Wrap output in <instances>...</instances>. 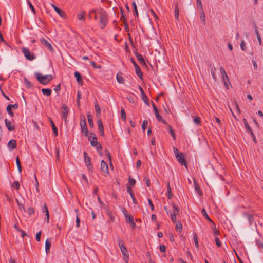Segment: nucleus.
I'll return each instance as SVG.
<instances>
[{
    "label": "nucleus",
    "instance_id": "f257e3e1",
    "mask_svg": "<svg viewBox=\"0 0 263 263\" xmlns=\"http://www.w3.org/2000/svg\"><path fill=\"white\" fill-rule=\"evenodd\" d=\"M93 14L95 20L99 19V25L101 29H103L108 23L107 15L105 11L102 8L92 9L89 13V17H91Z\"/></svg>",
    "mask_w": 263,
    "mask_h": 263
},
{
    "label": "nucleus",
    "instance_id": "f03ea898",
    "mask_svg": "<svg viewBox=\"0 0 263 263\" xmlns=\"http://www.w3.org/2000/svg\"><path fill=\"white\" fill-rule=\"evenodd\" d=\"M35 76L39 82L43 85L48 84L52 79L51 75L43 76L40 73H36Z\"/></svg>",
    "mask_w": 263,
    "mask_h": 263
},
{
    "label": "nucleus",
    "instance_id": "7ed1b4c3",
    "mask_svg": "<svg viewBox=\"0 0 263 263\" xmlns=\"http://www.w3.org/2000/svg\"><path fill=\"white\" fill-rule=\"evenodd\" d=\"M118 245L123 256L124 260L126 263H128L129 259V254L127 249L123 244V241L121 239H118Z\"/></svg>",
    "mask_w": 263,
    "mask_h": 263
},
{
    "label": "nucleus",
    "instance_id": "20e7f679",
    "mask_svg": "<svg viewBox=\"0 0 263 263\" xmlns=\"http://www.w3.org/2000/svg\"><path fill=\"white\" fill-rule=\"evenodd\" d=\"M220 70L221 74L222 79L226 87L229 89V85L230 84V82L228 78V76L226 72L224 69L222 67H220Z\"/></svg>",
    "mask_w": 263,
    "mask_h": 263
},
{
    "label": "nucleus",
    "instance_id": "39448f33",
    "mask_svg": "<svg viewBox=\"0 0 263 263\" xmlns=\"http://www.w3.org/2000/svg\"><path fill=\"white\" fill-rule=\"evenodd\" d=\"M22 51L25 57L29 61L33 60L36 58L35 55L34 54H32L27 48L24 47H22Z\"/></svg>",
    "mask_w": 263,
    "mask_h": 263
},
{
    "label": "nucleus",
    "instance_id": "423d86ee",
    "mask_svg": "<svg viewBox=\"0 0 263 263\" xmlns=\"http://www.w3.org/2000/svg\"><path fill=\"white\" fill-rule=\"evenodd\" d=\"M80 124L82 132L84 134V135L85 136H88V129H87L86 120H85L84 117H83V119L82 118L81 119Z\"/></svg>",
    "mask_w": 263,
    "mask_h": 263
},
{
    "label": "nucleus",
    "instance_id": "0eeeda50",
    "mask_svg": "<svg viewBox=\"0 0 263 263\" xmlns=\"http://www.w3.org/2000/svg\"><path fill=\"white\" fill-rule=\"evenodd\" d=\"M125 212L126 211L124 209L123 212L126 221L131 224L133 228H135L136 227V223L134 222V217L131 215L127 214Z\"/></svg>",
    "mask_w": 263,
    "mask_h": 263
},
{
    "label": "nucleus",
    "instance_id": "6e6552de",
    "mask_svg": "<svg viewBox=\"0 0 263 263\" xmlns=\"http://www.w3.org/2000/svg\"><path fill=\"white\" fill-rule=\"evenodd\" d=\"M83 155H84L85 162L87 165V168L89 171H90L92 169V166L91 165L90 158L86 152H84Z\"/></svg>",
    "mask_w": 263,
    "mask_h": 263
},
{
    "label": "nucleus",
    "instance_id": "1a4fd4ad",
    "mask_svg": "<svg viewBox=\"0 0 263 263\" xmlns=\"http://www.w3.org/2000/svg\"><path fill=\"white\" fill-rule=\"evenodd\" d=\"M62 119L65 121V123L67 122V117L68 114V109L67 106L65 104H62Z\"/></svg>",
    "mask_w": 263,
    "mask_h": 263
},
{
    "label": "nucleus",
    "instance_id": "9d476101",
    "mask_svg": "<svg viewBox=\"0 0 263 263\" xmlns=\"http://www.w3.org/2000/svg\"><path fill=\"white\" fill-rule=\"evenodd\" d=\"M176 158L181 165H184L185 167L187 168V164L184 159V155L182 153H180V154H177Z\"/></svg>",
    "mask_w": 263,
    "mask_h": 263
},
{
    "label": "nucleus",
    "instance_id": "9b49d317",
    "mask_svg": "<svg viewBox=\"0 0 263 263\" xmlns=\"http://www.w3.org/2000/svg\"><path fill=\"white\" fill-rule=\"evenodd\" d=\"M172 205L174 210L173 213L171 214V218L173 222L176 223V215L179 213V210L175 204H173Z\"/></svg>",
    "mask_w": 263,
    "mask_h": 263
},
{
    "label": "nucleus",
    "instance_id": "f8f14e48",
    "mask_svg": "<svg viewBox=\"0 0 263 263\" xmlns=\"http://www.w3.org/2000/svg\"><path fill=\"white\" fill-rule=\"evenodd\" d=\"M152 102V106H153L154 111L155 112V116L157 118V119L159 121L162 122L163 123L166 124V122H165V120L163 119L159 115L157 107L156 106V105L154 104V103L153 102Z\"/></svg>",
    "mask_w": 263,
    "mask_h": 263
},
{
    "label": "nucleus",
    "instance_id": "ddd939ff",
    "mask_svg": "<svg viewBox=\"0 0 263 263\" xmlns=\"http://www.w3.org/2000/svg\"><path fill=\"white\" fill-rule=\"evenodd\" d=\"M131 61L135 68V72L137 74V75L138 76V77L140 79H142V73L141 71V70L139 67V66L137 65V64L135 62V61L133 59H131Z\"/></svg>",
    "mask_w": 263,
    "mask_h": 263
},
{
    "label": "nucleus",
    "instance_id": "4468645a",
    "mask_svg": "<svg viewBox=\"0 0 263 263\" xmlns=\"http://www.w3.org/2000/svg\"><path fill=\"white\" fill-rule=\"evenodd\" d=\"M40 42L46 48L49 49L51 51L53 50V48L51 45V44L46 40L44 38H42L40 39Z\"/></svg>",
    "mask_w": 263,
    "mask_h": 263
},
{
    "label": "nucleus",
    "instance_id": "2eb2a0df",
    "mask_svg": "<svg viewBox=\"0 0 263 263\" xmlns=\"http://www.w3.org/2000/svg\"><path fill=\"white\" fill-rule=\"evenodd\" d=\"M51 6L53 7L55 12L62 17L63 18H66L65 13L62 11L59 7H57L53 4H51Z\"/></svg>",
    "mask_w": 263,
    "mask_h": 263
},
{
    "label": "nucleus",
    "instance_id": "dca6fc26",
    "mask_svg": "<svg viewBox=\"0 0 263 263\" xmlns=\"http://www.w3.org/2000/svg\"><path fill=\"white\" fill-rule=\"evenodd\" d=\"M91 136L89 138V140L91 142V145L93 147H95L98 144L97 141V138L95 135L93 133L90 134Z\"/></svg>",
    "mask_w": 263,
    "mask_h": 263
},
{
    "label": "nucleus",
    "instance_id": "f3484780",
    "mask_svg": "<svg viewBox=\"0 0 263 263\" xmlns=\"http://www.w3.org/2000/svg\"><path fill=\"white\" fill-rule=\"evenodd\" d=\"M139 89L140 91L143 101L144 102V103L146 104H147L148 106H149V100H148L147 97L146 96V95L145 94L143 89L142 88V87L140 86H139Z\"/></svg>",
    "mask_w": 263,
    "mask_h": 263
},
{
    "label": "nucleus",
    "instance_id": "a211bd4d",
    "mask_svg": "<svg viewBox=\"0 0 263 263\" xmlns=\"http://www.w3.org/2000/svg\"><path fill=\"white\" fill-rule=\"evenodd\" d=\"M101 170L105 173L108 174V166L107 164L104 160H102L101 162Z\"/></svg>",
    "mask_w": 263,
    "mask_h": 263
},
{
    "label": "nucleus",
    "instance_id": "6ab92c4d",
    "mask_svg": "<svg viewBox=\"0 0 263 263\" xmlns=\"http://www.w3.org/2000/svg\"><path fill=\"white\" fill-rule=\"evenodd\" d=\"M8 147L10 151H12L16 147V142L15 140H11L8 143Z\"/></svg>",
    "mask_w": 263,
    "mask_h": 263
},
{
    "label": "nucleus",
    "instance_id": "aec40b11",
    "mask_svg": "<svg viewBox=\"0 0 263 263\" xmlns=\"http://www.w3.org/2000/svg\"><path fill=\"white\" fill-rule=\"evenodd\" d=\"M5 122L6 127L9 131H12L14 129V126L12 124L11 122L10 121L6 119L5 120Z\"/></svg>",
    "mask_w": 263,
    "mask_h": 263
},
{
    "label": "nucleus",
    "instance_id": "412c9836",
    "mask_svg": "<svg viewBox=\"0 0 263 263\" xmlns=\"http://www.w3.org/2000/svg\"><path fill=\"white\" fill-rule=\"evenodd\" d=\"M98 129L99 130L100 135L101 136H103L104 134V128H103V123H102L101 120L100 119L98 121Z\"/></svg>",
    "mask_w": 263,
    "mask_h": 263
},
{
    "label": "nucleus",
    "instance_id": "4be33fe9",
    "mask_svg": "<svg viewBox=\"0 0 263 263\" xmlns=\"http://www.w3.org/2000/svg\"><path fill=\"white\" fill-rule=\"evenodd\" d=\"M136 56L137 58L139 63L142 65H145V61L143 58L142 55L138 53H136Z\"/></svg>",
    "mask_w": 263,
    "mask_h": 263
},
{
    "label": "nucleus",
    "instance_id": "5701e85b",
    "mask_svg": "<svg viewBox=\"0 0 263 263\" xmlns=\"http://www.w3.org/2000/svg\"><path fill=\"white\" fill-rule=\"evenodd\" d=\"M51 245V241L50 239H47L45 242V251L47 254L49 252Z\"/></svg>",
    "mask_w": 263,
    "mask_h": 263
},
{
    "label": "nucleus",
    "instance_id": "b1692460",
    "mask_svg": "<svg viewBox=\"0 0 263 263\" xmlns=\"http://www.w3.org/2000/svg\"><path fill=\"white\" fill-rule=\"evenodd\" d=\"M74 76H75L78 83L82 84L83 81L81 79V76L80 73L78 71H76L74 72Z\"/></svg>",
    "mask_w": 263,
    "mask_h": 263
},
{
    "label": "nucleus",
    "instance_id": "393cba45",
    "mask_svg": "<svg viewBox=\"0 0 263 263\" xmlns=\"http://www.w3.org/2000/svg\"><path fill=\"white\" fill-rule=\"evenodd\" d=\"M41 91L42 93L46 96H49L51 93V90L49 88H43Z\"/></svg>",
    "mask_w": 263,
    "mask_h": 263
},
{
    "label": "nucleus",
    "instance_id": "a878e982",
    "mask_svg": "<svg viewBox=\"0 0 263 263\" xmlns=\"http://www.w3.org/2000/svg\"><path fill=\"white\" fill-rule=\"evenodd\" d=\"M254 26H255V33H256V35L257 36V40L258 41L259 44L260 45H261V39L260 35L259 34L257 27L255 24L254 25Z\"/></svg>",
    "mask_w": 263,
    "mask_h": 263
},
{
    "label": "nucleus",
    "instance_id": "bb28decb",
    "mask_svg": "<svg viewBox=\"0 0 263 263\" xmlns=\"http://www.w3.org/2000/svg\"><path fill=\"white\" fill-rule=\"evenodd\" d=\"M201 213L203 215V216L210 222H213V221L212 219L209 217L208 216L207 212L206 210L204 209H203L201 211Z\"/></svg>",
    "mask_w": 263,
    "mask_h": 263
},
{
    "label": "nucleus",
    "instance_id": "cd10ccee",
    "mask_svg": "<svg viewBox=\"0 0 263 263\" xmlns=\"http://www.w3.org/2000/svg\"><path fill=\"white\" fill-rule=\"evenodd\" d=\"M167 197L168 199H171L172 198V197L173 196V195H172V191H171V186H170V184L169 182L167 183Z\"/></svg>",
    "mask_w": 263,
    "mask_h": 263
},
{
    "label": "nucleus",
    "instance_id": "c85d7f7f",
    "mask_svg": "<svg viewBox=\"0 0 263 263\" xmlns=\"http://www.w3.org/2000/svg\"><path fill=\"white\" fill-rule=\"evenodd\" d=\"M50 122L54 134L55 135V136H57L58 133V128L56 127L55 125H54V123L51 119Z\"/></svg>",
    "mask_w": 263,
    "mask_h": 263
},
{
    "label": "nucleus",
    "instance_id": "c756f323",
    "mask_svg": "<svg viewBox=\"0 0 263 263\" xmlns=\"http://www.w3.org/2000/svg\"><path fill=\"white\" fill-rule=\"evenodd\" d=\"M243 121L244 125H245V128H246L247 131H248V132H249L250 133L252 132V129L249 126V125L247 121H246V120L245 119H243Z\"/></svg>",
    "mask_w": 263,
    "mask_h": 263
},
{
    "label": "nucleus",
    "instance_id": "7c9ffc66",
    "mask_svg": "<svg viewBox=\"0 0 263 263\" xmlns=\"http://www.w3.org/2000/svg\"><path fill=\"white\" fill-rule=\"evenodd\" d=\"M117 81L119 83L122 84L123 83L124 78L121 76H120L119 74H117L116 76Z\"/></svg>",
    "mask_w": 263,
    "mask_h": 263
},
{
    "label": "nucleus",
    "instance_id": "2f4dec72",
    "mask_svg": "<svg viewBox=\"0 0 263 263\" xmlns=\"http://www.w3.org/2000/svg\"><path fill=\"white\" fill-rule=\"evenodd\" d=\"M132 5H133V8H134V15L135 16H136L137 17H138V10H137V8L136 4L134 1L132 3Z\"/></svg>",
    "mask_w": 263,
    "mask_h": 263
},
{
    "label": "nucleus",
    "instance_id": "473e14b6",
    "mask_svg": "<svg viewBox=\"0 0 263 263\" xmlns=\"http://www.w3.org/2000/svg\"><path fill=\"white\" fill-rule=\"evenodd\" d=\"M95 110L97 115H100L101 114V110L99 104L97 103H95Z\"/></svg>",
    "mask_w": 263,
    "mask_h": 263
},
{
    "label": "nucleus",
    "instance_id": "72a5a7b5",
    "mask_svg": "<svg viewBox=\"0 0 263 263\" xmlns=\"http://www.w3.org/2000/svg\"><path fill=\"white\" fill-rule=\"evenodd\" d=\"M85 13L83 12L82 13H79L77 15V18L80 20H84L85 19Z\"/></svg>",
    "mask_w": 263,
    "mask_h": 263
},
{
    "label": "nucleus",
    "instance_id": "f704fd0d",
    "mask_svg": "<svg viewBox=\"0 0 263 263\" xmlns=\"http://www.w3.org/2000/svg\"><path fill=\"white\" fill-rule=\"evenodd\" d=\"M107 214L111 221L114 222L115 220V217L112 214L110 211H107Z\"/></svg>",
    "mask_w": 263,
    "mask_h": 263
},
{
    "label": "nucleus",
    "instance_id": "c9c22d12",
    "mask_svg": "<svg viewBox=\"0 0 263 263\" xmlns=\"http://www.w3.org/2000/svg\"><path fill=\"white\" fill-rule=\"evenodd\" d=\"M175 228L177 231H179V232L181 231L182 229V224L180 222L176 223Z\"/></svg>",
    "mask_w": 263,
    "mask_h": 263
},
{
    "label": "nucleus",
    "instance_id": "e433bc0d",
    "mask_svg": "<svg viewBox=\"0 0 263 263\" xmlns=\"http://www.w3.org/2000/svg\"><path fill=\"white\" fill-rule=\"evenodd\" d=\"M147 124H148V121L146 120H143L142 124V128L144 132L145 130Z\"/></svg>",
    "mask_w": 263,
    "mask_h": 263
},
{
    "label": "nucleus",
    "instance_id": "4c0bfd02",
    "mask_svg": "<svg viewBox=\"0 0 263 263\" xmlns=\"http://www.w3.org/2000/svg\"><path fill=\"white\" fill-rule=\"evenodd\" d=\"M193 239H194V242H195V244L196 247L197 248H199V245H198V239H197V236L196 233H195L194 234Z\"/></svg>",
    "mask_w": 263,
    "mask_h": 263
},
{
    "label": "nucleus",
    "instance_id": "58836bf2",
    "mask_svg": "<svg viewBox=\"0 0 263 263\" xmlns=\"http://www.w3.org/2000/svg\"><path fill=\"white\" fill-rule=\"evenodd\" d=\"M121 117L124 120L126 119V113L124 108H122L121 110Z\"/></svg>",
    "mask_w": 263,
    "mask_h": 263
},
{
    "label": "nucleus",
    "instance_id": "ea45409f",
    "mask_svg": "<svg viewBox=\"0 0 263 263\" xmlns=\"http://www.w3.org/2000/svg\"><path fill=\"white\" fill-rule=\"evenodd\" d=\"M169 130H170V134H171L172 138L174 139V140H175V139H176L175 134L174 133L173 128L171 126H169Z\"/></svg>",
    "mask_w": 263,
    "mask_h": 263
},
{
    "label": "nucleus",
    "instance_id": "a19ab883",
    "mask_svg": "<svg viewBox=\"0 0 263 263\" xmlns=\"http://www.w3.org/2000/svg\"><path fill=\"white\" fill-rule=\"evenodd\" d=\"M90 64L92 65V67L96 69H100L101 67V66L100 65H96V63L94 61H91Z\"/></svg>",
    "mask_w": 263,
    "mask_h": 263
},
{
    "label": "nucleus",
    "instance_id": "79ce46f5",
    "mask_svg": "<svg viewBox=\"0 0 263 263\" xmlns=\"http://www.w3.org/2000/svg\"><path fill=\"white\" fill-rule=\"evenodd\" d=\"M240 48L243 51H245L246 50V46L243 40L241 41L240 43Z\"/></svg>",
    "mask_w": 263,
    "mask_h": 263
},
{
    "label": "nucleus",
    "instance_id": "37998d69",
    "mask_svg": "<svg viewBox=\"0 0 263 263\" xmlns=\"http://www.w3.org/2000/svg\"><path fill=\"white\" fill-rule=\"evenodd\" d=\"M135 183H136V181L134 179H132V178H129V180H128V184L132 186H134L135 184Z\"/></svg>",
    "mask_w": 263,
    "mask_h": 263
},
{
    "label": "nucleus",
    "instance_id": "c03bdc74",
    "mask_svg": "<svg viewBox=\"0 0 263 263\" xmlns=\"http://www.w3.org/2000/svg\"><path fill=\"white\" fill-rule=\"evenodd\" d=\"M10 107L11 108H13L14 109H17L18 108V105H17V104H13V105H11V104L8 105V110H9V109H10Z\"/></svg>",
    "mask_w": 263,
    "mask_h": 263
},
{
    "label": "nucleus",
    "instance_id": "a18cd8bd",
    "mask_svg": "<svg viewBox=\"0 0 263 263\" xmlns=\"http://www.w3.org/2000/svg\"><path fill=\"white\" fill-rule=\"evenodd\" d=\"M175 17L176 19H178L179 18V10L177 6H176L175 10Z\"/></svg>",
    "mask_w": 263,
    "mask_h": 263
},
{
    "label": "nucleus",
    "instance_id": "49530a36",
    "mask_svg": "<svg viewBox=\"0 0 263 263\" xmlns=\"http://www.w3.org/2000/svg\"><path fill=\"white\" fill-rule=\"evenodd\" d=\"M194 122L197 125H199L200 123V118L199 117H196L194 119Z\"/></svg>",
    "mask_w": 263,
    "mask_h": 263
},
{
    "label": "nucleus",
    "instance_id": "de8ad7c7",
    "mask_svg": "<svg viewBox=\"0 0 263 263\" xmlns=\"http://www.w3.org/2000/svg\"><path fill=\"white\" fill-rule=\"evenodd\" d=\"M28 4L29 5V6L30 7V8L31 9L32 12L35 14V9L33 7V6L32 5V4L30 2H29V1H28Z\"/></svg>",
    "mask_w": 263,
    "mask_h": 263
},
{
    "label": "nucleus",
    "instance_id": "09e8293b",
    "mask_svg": "<svg viewBox=\"0 0 263 263\" xmlns=\"http://www.w3.org/2000/svg\"><path fill=\"white\" fill-rule=\"evenodd\" d=\"M27 213L29 215H31L34 213V210L33 208H29L27 210Z\"/></svg>",
    "mask_w": 263,
    "mask_h": 263
},
{
    "label": "nucleus",
    "instance_id": "8fccbe9b",
    "mask_svg": "<svg viewBox=\"0 0 263 263\" xmlns=\"http://www.w3.org/2000/svg\"><path fill=\"white\" fill-rule=\"evenodd\" d=\"M144 180L145 181L146 185L148 187L150 186V181H149V178L147 177H146V176H144Z\"/></svg>",
    "mask_w": 263,
    "mask_h": 263
},
{
    "label": "nucleus",
    "instance_id": "3c124183",
    "mask_svg": "<svg viewBox=\"0 0 263 263\" xmlns=\"http://www.w3.org/2000/svg\"><path fill=\"white\" fill-rule=\"evenodd\" d=\"M20 186V183L18 181H15L12 185V186L16 188L17 190L19 189Z\"/></svg>",
    "mask_w": 263,
    "mask_h": 263
},
{
    "label": "nucleus",
    "instance_id": "603ef678",
    "mask_svg": "<svg viewBox=\"0 0 263 263\" xmlns=\"http://www.w3.org/2000/svg\"><path fill=\"white\" fill-rule=\"evenodd\" d=\"M16 202L17 203L18 206H19L20 209L21 210H23L24 211L25 210V208L24 206V205H23L22 204L20 203L17 199H16Z\"/></svg>",
    "mask_w": 263,
    "mask_h": 263
},
{
    "label": "nucleus",
    "instance_id": "864d4df0",
    "mask_svg": "<svg viewBox=\"0 0 263 263\" xmlns=\"http://www.w3.org/2000/svg\"><path fill=\"white\" fill-rule=\"evenodd\" d=\"M215 242H216V245L218 247H220L221 246V242H220V239H219V238L218 237H216L215 238Z\"/></svg>",
    "mask_w": 263,
    "mask_h": 263
},
{
    "label": "nucleus",
    "instance_id": "5fc2aeb1",
    "mask_svg": "<svg viewBox=\"0 0 263 263\" xmlns=\"http://www.w3.org/2000/svg\"><path fill=\"white\" fill-rule=\"evenodd\" d=\"M41 231L39 232L36 234V240L37 241H40L41 240Z\"/></svg>",
    "mask_w": 263,
    "mask_h": 263
},
{
    "label": "nucleus",
    "instance_id": "6e6d98bb",
    "mask_svg": "<svg viewBox=\"0 0 263 263\" xmlns=\"http://www.w3.org/2000/svg\"><path fill=\"white\" fill-rule=\"evenodd\" d=\"M97 151L98 153L101 154V150L102 149V146L100 143H98L97 145L96 146Z\"/></svg>",
    "mask_w": 263,
    "mask_h": 263
},
{
    "label": "nucleus",
    "instance_id": "4d7b16f0",
    "mask_svg": "<svg viewBox=\"0 0 263 263\" xmlns=\"http://www.w3.org/2000/svg\"><path fill=\"white\" fill-rule=\"evenodd\" d=\"M60 89H61V85L60 84H59L58 85H57L54 88V90L57 92V93H58L59 91L60 90Z\"/></svg>",
    "mask_w": 263,
    "mask_h": 263
},
{
    "label": "nucleus",
    "instance_id": "13d9d810",
    "mask_svg": "<svg viewBox=\"0 0 263 263\" xmlns=\"http://www.w3.org/2000/svg\"><path fill=\"white\" fill-rule=\"evenodd\" d=\"M213 233L215 235H218L219 234V231L216 229L215 224L214 223L213 224Z\"/></svg>",
    "mask_w": 263,
    "mask_h": 263
},
{
    "label": "nucleus",
    "instance_id": "bf43d9fd",
    "mask_svg": "<svg viewBox=\"0 0 263 263\" xmlns=\"http://www.w3.org/2000/svg\"><path fill=\"white\" fill-rule=\"evenodd\" d=\"M25 85L27 86V87L30 88L31 87L32 85H31L30 82L29 81H28L26 79H25Z\"/></svg>",
    "mask_w": 263,
    "mask_h": 263
},
{
    "label": "nucleus",
    "instance_id": "052dcab7",
    "mask_svg": "<svg viewBox=\"0 0 263 263\" xmlns=\"http://www.w3.org/2000/svg\"><path fill=\"white\" fill-rule=\"evenodd\" d=\"M200 18L201 21L204 23V24H205V17L204 13H202L200 15Z\"/></svg>",
    "mask_w": 263,
    "mask_h": 263
},
{
    "label": "nucleus",
    "instance_id": "680f3d73",
    "mask_svg": "<svg viewBox=\"0 0 263 263\" xmlns=\"http://www.w3.org/2000/svg\"><path fill=\"white\" fill-rule=\"evenodd\" d=\"M165 249H166V248L164 245H161L160 246L159 250L161 252H164L165 251Z\"/></svg>",
    "mask_w": 263,
    "mask_h": 263
},
{
    "label": "nucleus",
    "instance_id": "e2e57ef3",
    "mask_svg": "<svg viewBox=\"0 0 263 263\" xmlns=\"http://www.w3.org/2000/svg\"><path fill=\"white\" fill-rule=\"evenodd\" d=\"M42 211L43 212L45 213V214L47 213V212H49L48 208L45 204H44V206L42 208Z\"/></svg>",
    "mask_w": 263,
    "mask_h": 263
},
{
    "label": "nucleus",
    "instance_id": "0e129e2a",
    "mask_svg": "<svg viewBox=\"0 0 263 263\" xmlns=\"http://www.w3.org/2000/svg\"><path fill=\"white\" fill-rule=\"evenodd\" d=\"M148 204L149 205H150L151 206V210L152 211H153L154 210V205L152 203V200L150 199H148Z\"/></svg>",
    "mask_w": 263,
    "mask_h": 263
},
{
    "label": "nucleus",
    "instance_id": "69168bd1",
    "mask_svg": "<svg viewBox=\"0 0 263 263\" xmlns=\"http://www.w3.org/2000/svg\"><path fill=\"white\" fill-rule=\"evenodd\" d=\"M250 135H251L254 143H256L257 141L256 139V137H255V136L254 134L253 133V131L250 133Z\"/></svg>",
    "mask_w": 263,
    "mask_h": 263
},
{
    "label": "nucleus",
    "instance_id": "338daca9",
    "mask_svg": "<svg viewBox=\"0 0 263 263\" xmlns=\"http://www.w3.org/2000/svg\"><path fill=\"white\" fill-rule=\"evenodd\" d=\"M130 196L132 198V200H133V202L135 203V204H137V200L134 196V195L133 193H131L130 194Z\"/></svg>",
    "mask_w": 263,
    "mask_h": 263
},
{
    "label": "nucleus",
    "instance_id": "774afa93",
    "mask_svg": "<svg viewBox=\"0 0 263 263\" xmlns=\"http://www.w3.org/2000/svg\"><path fill=\"white\" fill-rule=\"evenodd\" d=\"M76 227L78 228L79 227L80 220V218H79L78 216H77L76 217Z\"/></svg>",
    "mask_w": 263,
    "mask_h": 263
}]
</instances>
